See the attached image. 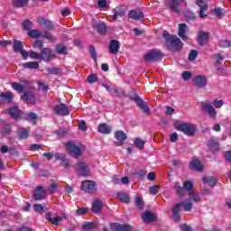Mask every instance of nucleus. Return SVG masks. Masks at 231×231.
Masks as SVG:
<instances>
[{"mask_svg":"<svg viewBox=\"0 0 231 231\" xmlns=\"http://www.w3.org/2000/svg\"><path fill=\"white\" fill-rule=\"evenodd\" d=\"M181 207H183V202H180L178 204H176L173 208H172V212H173V217L172 218L174 219V221H180L181 216L180 215V211L181 210Z\"/></svg>","mask_w":231,"mask_h":231,"instance_id":"nucleus-26","label":"nucleus"},{"mask_svg":"<svg viewBox=\"0 0 231 231\" xmlns=\"http://www.w3.org/2000/svg\"><path fill=\"white\" fill-rule=\"evenodd\" d=\"M94 228H97V224L93 222H88L83 225V230H94Z\"/></svg>","mask_w":231,"mask_h":231,"instance_id":"nucleus-52","label":"nucleus"},{"mask_svg":"<svg viewBox=\"0 0 231 231\" xmlns=\"http://www.w3.org/2000/svg\"><path fill=\"white\" fill-rule=\"evenodd\" d=\"M213 106L214 107H216V109H221V107H223V106H225V101H223L222 99H215L213 101Z\"/></svg>","mask_w":231,"mask_h":231,"instance_id":"nucleus-55","label":"nucleus"},{"mask_svg":"<svg viewBox=\"0 0 231 231\" xmlns=\"http://www.w3.org/2000/svg\"><path fill=\"white\" fill-rule=\"evenodd\" d=\"M207 145L211 152H218V151L221 150V144L219 143V141L216 140L215 137H211L208 141Z\"/></svg>","mask_w":231,"mask_h":231,"instance_id":"nucleus-17","label":"nucleus"},{"mask_svg":"<svg viewBox=\"0 0 231 231\" xmlns=\"http://www.w3.org/2000/svg\"><path fill=\"white\" fill-rule=\"evenodd\" d=\"M201 109L202 111H205V113H208L209 116V118H217V112L216 111V108L212 106V102L206 101L201 103Z\"/></svg>","mask_w":231,"mask_h":231,"instance_id":"nucleus-7","label":"nucleus"},{"mask_svg":"<svg viewBox=\"0 0 231 231\" xmlns=\"http://www.w3.org/2000/svg\"><path fill=\"white\" fill-rule=\"evenodd\" d=\"M51 186L49 187V192L50 194H55V191L57 189H59V185L55 183L54 180H51Z\"/></svg>","mask_w":231,"mask_h":231,"instance_id":"nucleus-48","label":"nucleus"},{"mask_svg":"<svg viewBox=\"0 0 231 231\" xmlns=\"http://www.w3.org/2000/svg\"><path fill=\"white\" fill-rule=\"evenodd\" d=\"M24 45L23 44V42L19 40H14L13 42V51L14 53H21L23 60H26L28 59V51H24Z\"/></svg>","mask_w":231,"mask_h":231,"instance_id":"nucleus-5","label":"nucleus"},{"mask_svg":"<svg viewBox=\"0 0 231 231\" xmlns=\"http://www.w3.org/2000/svg\"><path fill=\"white\" fill-rule=\"evenodd\" d=\"M56 52L58 55H68V51H66V46L64 45H57Z\"/></svg>","mask_w":231,"mask_h":231,"instance_id":"nucleus-46","label":"nucleus"},{"mask_svg":"<svg viewBox=\"0 0 231 231\" xmlns=\"http://www.w3.org/2000/svg\"><path fill=\"white\" fill-rule=\"evenodd\" d=\"M32 26H33V23H32V21H30V20H24L22 23L23 30H25V31L31 30Z\"/></svg>","mask_w":231,"mask_h":231,"instance_id":"nucleus-47","label":"nucleus"},{"mask_svg":"<svg viewBox=\"0 0 231 231\" xmlns=\"http://www.w3.org/2000/svg\"><path fill=\"white\" fill-rule=\"evenodd\" d=\"M66 147L70 156H73L74 158H80V156H82V150H80V147L75 145L71 141H69L66 143Z\"/></svg>","mask_w":231,"mask_h":231,"instance_id":"nucleus-6","label":"nucleus"},{"mask_svg":"<svg viewBox=\"0 0 231 231\" xmlns=\"http://www.w3.org/2000/svg\"><path fill=\"white\" fill-rule=\"evenodd\" d=\"M133 230V226L129 224H116L115 231H131Z\"/></svg>","mask_w":231,"mask_h":231,"instance_id":"nucleus-36","label":"nucleus"},{"mask_svg":"<svg viewBox=\"0 0 231 231\" xmlns=\"http://www.w3.org/2000/svg\"><path fill=\"white\" fill-rule=\"evenodd\" d=\"M55 134H57L59 138H64L66 134H68V132L65 129L60 128L59 130L55 131Z\"/></svg>","mask_w":231,"mask_h":231,"instance_id":"nucleus-60","label":"nucleus"},{"mask_svg":"<svg viewBox=\"0 0 231 231\" xmlns=\"http://www.w3.org/2000/svg\"><path fill=\"white\" fill-rule=\"evenodd\" d=\"M76 171L80 172L82 176L88 178L89 176V166L84 162H79L76 164Z\"/></svg>","mask_w":231,"mask_h":231,"instance_id":"nucleus-15","label":"nucleus"},{"mask_svg":"<svg viewBox=\"0 0 231 231\" xmlns=\"http://www.w3.org/2000/svg\"><path fill=\"white\" fill-rule=\"evenodd\" d=\"M28 57H31V59L41 60V52L39 53L31 51L30 52H28Z\"/></svg>","mask_w":231,"mask_h":231,"instance_id":"nucleus-61","label":"nucleus"},{"mask_svg":"<svg viewBox=\"0 0 231 231\" xmlns=\"http://www.w3.org/2000/svg\"><path fill=\"white\" fill-rule=\"evenodd\" d=\"M41 60H44L45 62H49V60H53V59H56V55L50 48H43L41 52Z\"/></svg>","mask_w":231,"mask_h":231,"instance_id":"nucleus-10","label":"nucleus"},{"mask_svg":"<svg viewBox=\"0 0 231 231\" xmlns=\"http://www.w3.org/2000/svg\"><path fill=\"white\" fill-rule=\"evenodd\" d=\"M19 140H26L30 138V128H19L16 131Z\"/></svg>","mask_w":231,"mask_h":231,"instance_id":"nucleus-27","label":"nucleus"},{"mask_svg":"<svg viewBox=\"0 0 231 231\" xmlns=\"http://www.w3.org/2000/svg\"><path fill=\"white\" fill-rule=\"evenodd\" d=\"M116 197L119 201H122V203L129 204L131 202V198L126 193L118 192L116 193Z\"/></svg>","mask_w":231,"mask_h":231,"instance_id":"nucleus-34","label":"nucleus"},{"mask_svg":"<svg viewBox=\"0 0 231 231\" xmlns=\"http://www.w3.org/2000/svg\"><path fill=\"white\" fill-rule=\"evenodd\" d=\"M196 5L200 8H205L206 6V9H208V4L207 3V0H197L196 1Z\"/></svg>","mask_w":231,"mask_h":231,"instance_id":"nucleus-56","label":"nucleus"},{"mask_svg":"<svg viewBox=\"0 0 231 231\" xmlns=\"http://www.w3.org/2000/svg\"><path fill=\"white\" fill-rule=\"evenodd\" d=\"M128 17L134 21H142V19L144 17V14L143 12L140 11L139 9H135L129 11Z\"/></svg>","mask_w":231,"mask_h":231,"instance_id":"nucleus-20","label":"nucleus"},{"mask_svg":"<svg viewBox=\"0 0 231 231\" xmlns=\"http://www.w3.org/2000/svg\"><path fill=\"white\" fill-rule=\"evenodd\" d=\"M199 46H205L208 42V32H199L198 36Z\"/></svg>","mask_w":231,"mask_h":231,"instance_id":"nucleus-28","label":"nucleus"},{"mask_svg":"<svg viewBox=\"0 0 231 231\" xmlns=\"http://www.w3.org/2000/svg\"><path fill=\"white\" fill-rule=\"evenodd\" d=\"M33 199L36 201H41V199H44L46 197V190H44V188L38 187L33 192Z\"/></svg>","mask_w":231,"mask_h":231,"instance_id":"nucleus-24","label":"nucleus"},{"mask_svg":"<svg viewBox=\"0 0 231 231\" xmlns=\"http://www.w3.org/2000/svg\"><path fill=\"white\" fill-rule=\"evenodd\" d=\"M112 19L113 21H116L125 15V8L124 6H117L113 10Z\"/></svg>","mask_w":231,"mask_h":231,"instance_id":"nucleus-21","label":"nucleus"},{"mask_svg":"<svg viewBox=\"0 0 231 231\" xmlns=\"http://www.w3.org/2000/svg\"><path fill=\"white\" fill-rule=\"evenodd\" d=\"M202 183H208L209 187H216L217 180L214 177H204L202 179Z\"/></svg>","mask_w":231,"mask_h":231,"instance_id":"nucleus-39","label":"nucleus"},{"mask_svg":"<svg viewBox=\"0 0 231 231\" xmlns=\"http://www.w3.org/2000/svg\"><path fill=\"white\" fill-rule=\"evenodd\" d=\"M162 37L166 42L168 50H171V51H181V50H183V42L178 36L171 35L169 32L163 31Z\"/></svg>","mask_w":231,"mask_h":231,"instance_id":"nucleus-1","label":"nucleus"},{"mask_svg":"<svg viewBox=\"0 0 231 231\" xmlns=\"http://www.w3.org/2000/svg\"><path fill=\"white\" fill-rule=\"evenodd\" d=\"M28 35L32 39H39V37L42 36V32L39 29H33L28 32Z\"/></svg>","mask_w":231,"mask_h":231,"instance_id":"nucleus-41","label":"nucleus"},{"mask_svg":"<svg viewBox=\"0 0 231 231\" xmlns=\"http://www.w3.org/2000/svg\"><path fill=\"white\" fill-rule=\"evenodd\" d=\"M42 37L43 39H48L49 42H55V41H57L55 36L51 35V32H42Z\"/></svg>","mask_w":231,"mask_h":231,"instance_id":"nucleus-45","label":"nucleus"},{"mask_svg":"<svg viewBox=\"0 0 231 231\" xmlns=\"http://www.w3.org/2000/svg\"><path fill=\"white\" fill-rule=\"evenodd\" d=\"M53 112L55 113V115H59L61 116H69V110L68 109V106H66V104L61 103L60 105H56L53 107Z\"/></svg>","mask_w":231,"mask_h":231,"instance_id":"nucleus-13","label":"nucleus"},{"mask_svg":"<svg viewBox=\"0 0 231 231\" xmlns=\"http://www.w3.org/2000/svg\"><path fill=\"white\" fill-rule=\"evenodd\" d=\"M38 24L42 28H46V30H50L51 32H53V30H55V24H53V22L44 17L38 18Z\"/></svg>","mask_w":231,"mask_h":231,"instance_id":"nucleus-14","label":"nucleus"},{"mask_svg":"<svg viewBox=\"0 0 231 231\" xmlns=\"http://www.w3.org/2000/svg\"><path fill=\"white\" fill-rule=\"evenodd\" d=\"M89 51L91 53V57L95 62H97V51L95 50V46L90 45L89 46Z\"/></svg>","mask_w":231,"mask_h":231,"instance_id":"nucleus-63","label":"nucleus"},{"mask_svg":"<svg viewBox=\"0 0 231 231\" xmlns=\"http://www.w3.org/2000/svg\"><path fill=\"white\" fill-rule=\"evenodd\" d=\"M44 205L42 204H34L33 208L37 214H42L44 212Z\"/></svg>","mask_w":231,"mask_h":231,"instance_id":"nucleus-51","label":"nucleus"},{"mask_svg":"<svg viewBox=\"0 0 231 231\" xmlns=\"http://www.w3.org/2000/svg\"><path fill=\"white\" fill-rule=\"evenodd\" d=\"M160 59H163V54L158 49H152L143 56L145 62H158Z\"/></svg>","mask_w":231,"mask_h":231,"instance_id":"nucleus-3","label":"nucleus"},{"mask_svg":"<svg viewBox=\"0 0 231 231\" xmlns=\"http://www.w3.org/2000/svg\"><path fill=\"white\" fill-rule=\"evenodd\" d=\"M134 145L142 151L145 148V141L136 137L134 141Z\"/></svg>","mask_w":231,"mask_h":231,"instance_id":"nucleus-40","label":"nucleus"},{"mask_svg":"<svg viewBox=\"0 0 231 231\" xmlns=\"http://www.w3.org/2000/svg\"><path fill=\"white\" fill-rule=\"evenodd\" d=\"M184 16L187 21H194V19H196V14L190 11L185 12Z\"/></svg>","mask_w":231,"mask_h":231,"instance_id":"nucleus-53","label":"nucleus"},{"mask_svg":"<svg viewBox=\"0 0 231 231\" xmlns=\"http://www.w3.org/2000/svg\"><path fill=\"white\" fill-rule=\"evenodd\" d=\"M108 50L109 52L112 53V55H116V53L120 51V42H118L117 40H111Z\"/></svg>","mask_w":231,"mask_h":231,"instance_id":"nucleus-22","label":"nucleus"},{"mask_svg":"<svg viewBox=\"0 0 231 231\" xmlns=\"http://www.w3.org/2000/svg\"><path fill=\"white\" fill-rule=\"evenodd\" d=\"M177 131H180L186 136H196L198 134V126L192 123H181L177 125Z\"/></svg>","mask_w":231,"mask_h":231,"instance_id":"nucleus-2","label":"nucleus"},{"mask_svg":"<svg viewBox=\"0 0 231 231\" xmlns=\"http://www.w3.org/2000/svg\"><path fill=\"white\" fill-rule=\"evenodd\" d=\"M28 3L30 0H13L12 5L14 8H24V6H28Z\"/></svg>","mask_w":231,"mask_h":231,"instance_id":"nucleus-31","label":"nucleus"},{"mask_svg":"<svg viewBox=\"0 0 231 231\" xmlns=\"http://www.w3.org/2000/svg\"><path fill=\"white\" fill-rule=\"evenodd\" d=\"M188 194L190 201H194L195 203H199V201H201V197H199V194H196L195 191H189Z\"/></svg>","mask_w":231,"mask_h":231,"instance_id":"nucleus-44","label":"nucleus"},{"mask_svg":"<svg viewBox=\"0 0 231 231\" xmlns=\"http://www.w3.org/2000/svg\"><path fill=\"white\" fill-rule=\"evenodd\" d=\"M183 3V0H168L169 7L176 14H180V10H178V6Z\"/></svg>","mask_w":231,"mask_h":231,"instance_id":"nucleus-29","label":"nucleus"},{"mask_svg":"<svg viewBox=\"0 0 231 231\" xmlns=\"http://www.w3.org/2000/svg\"><path fill=\"white\" fill-rule=\"evenodd\" d=\"M89 212V208H79L76 211V216H85Z\"/></svg>","mask_w":231,"mask_h":231,"instance_id":"nucleus-54","label":"nucleus"},{"mask_svg":"<svg viewBox=\"0 0 231 231\" xmlns=\"http://www.w3.org/2000/svg\"><path fill=\"white\" fill-rule=\"evenodd\" d=\"M189 169H191V171H196L197 172H203L205 166H203V163L199 159L193 158L189 162Z\"/></svg>","mask_w":231,"mask_h":231,"instance_id":"nucleus-18","label":"nucleus"},{"mask_svg":"<svg viewBox=\"0 0 231 231\" xmlns=\"http://www.w3.org/2000/svg\"><path fill=\"white\" fill-rule=\"evenodd\" d=\"M187 32H189V25H187V23H180L178 35L180 37V39H182V41H187L189 39V37H187L185 34Z\"/></svg>","mask_w":231,"mask_h":231,"instance_id":"nucleus-25","label":"nucleus"},{"mask_svg":"<svg viewBox=\"0 0 231 231\" xmlns=\"http://www.w3.org/2000/svg\"><path fill=\"white\" fill-rule=\"evenodd\" d=\"M145 203L143 202V199L141 197H136L135 198V207L142 210L143 208Z\"/></svg>","mask_w":231,"mask_h":231,"instance_id":"nucleus-49","label":"nucleus"},{"mask_svg":"<svg viewBox=\"0 0 231 231\" xmlns=\"http://www.w3.org/2000/svg\"><path fill=\"white\" fill-rule=\"evenodd\" d=\"M7 113L11 116V118H14V120L21 119V109H19V106H12L11 108H8Z\"/></svg>","mask_w":231,"mask_h":231,"instance_id":"nucleus-23","label":"nucleus"},{"mask_svg":"<svg viewBox=\"0 0 231 231\" xmlns=\"http://www.w3.org/2000/svg\"><path fill=\"white\" fill-rule=\"evenodd\" d=\"M183 189L189 192L194 191V182L192 180H185L183 183Z\"/></svg>","mask_w":231,"mask_h":231,"instance_id":"nucleus-42","label":"nucleus"},{"mask_svg":"<svg viewBox=\"0 0 231 231\" xmlns=\"http://www.w3.org/2000/svg\"><path fill=\"white\" fill-rule=\"evenodd\" d=\"M216 59V64L219 65V64H223V61L225 60V56H223V54L221 53H217L215 56Z\"/></svg>","mask_w":231,"mask_h":231,"instance_id":"nucleus-59","label":"nucleus"},{"mask_svg":"<svg viewBox=\"0 0 231 231\" xmlns=\"http://www.w3.org/2000/svg\"><path fill=\"white\" fill-rule=\"evenodd\" d=\"M143 221L144 223H152V221H156V216L151 211H146L143 214Z\"/></svg>","mask_w":231,"mask_h":231,"instance_id":"nucleus-30","label":"nucleus"},{"mask_svg":"<svg viewBox=\"0 0 231 231\" xmlns=\"http://www.w3.org/2000/svg\"><path fill=\"white\" fill-rule=\"evenodd\" d=\"M45 219L48 223H51V225L59 226V224L62 221V217L55 216V213L49 211L45 213Z\"/></svg>","mask_w":231,"mask_h":231,"instance_id":"nucleus-11","label":"nucleus"},{"mask_svg":"<svg viewBox=\"0 0 231 231\" xmlns=\"http://www.w3.org/2000/svg\"><path fill=\"white\" fill-rule=\"evenodd\" d=\"M27 117L30 122H32L33 125H37V114L31 112L27 114Z\"/></svg>","mask_w":231,"mask_h":231,"instance_id":"nucleus-50","label":"nucleus"},{"mask_svg":"<svg viewBox=\"0 0 231 231\" xmlns=\"http://www.w3.org/2000/svg\"><path fill=\"white\" fill-rule=\"evenodd\" d=\"M174 189L176 190L177 196H179L180 198H183V196H185V188H183V186L181 187V184H180V182L174 183Z\"/></svg>","mask_w":231,"mask_h":231,"instance_id":"nucleus-37","label":"nucleus"},{"mask_svg":"<svg viewBox=\"0 0 231 231\" xmlns=\"http://www.w3.org/2000/svg\"><path fill=\"white\" fill-rule=\"evenodd\" d=\"M198 58V51L191 50V51L189 54V60H196Z\"/></svg>","mask_w":231,"mask_h":231,"instance_id":"nucleus-62","label":"nucleus"},{"mask_svg":"<svg viewBox=\"0 0 231 231\" xmlns=\"http://www.w3.org/2000/svg\"><path fill=\"white\" fill-rule=\"evenodd\" d=\"M220 48H231V42L228 40H222L219 42Z\"/></svg>","mask_w":231,"mask_h":231,"instance_id":"nucleus-57","label":"nucleus"},{"mask_svg":"<svg viewBox=\"0 0 231 231\" xmlns=\"http://www.w3.org/2000/svg\"><path fill=\"white\" fill-rule=\"evenodd\" d=\"M100 210H102V202L97 199L92 204L91 212H93V214H98Z\"/></svg>","mask_w":231,"mask_h":231,"instance_id":"nucleus-35","label":"nucleus"},{"mask_svg":"<svg viewBox=\"0 0 231 231\" xmlns=\"http://www.w3.org/2000/svg\"><path fill=\"white\" fill-rule=\"evenodd\" d=\"M12 88L17 93H23L24 92V85H22L21 83L14 82V83H12Z\"/></svg>","mask_w":231,"mask_h":231,"instance_id":"nucleus-43","label":"nucleus"},{"mask_svg":"<svg viewBox=\"0 0 231 231\" xmlns=\"http://www.w3.org/2000/svg\"><path fill=\"white\" fill-rule=\"evenodd\" d=\"M116 142H114L116 147H122L124 142L127 140V134L122 130L116 131L114 134Z\"/></svg>","mask_w":231,"mask_h":231,"instance_id":"nucleus-12","label":"nucleus"},{"mask_svg":"<svg viewBox=\"0 0 231 231\" xmlns=\"http://www.w3.org/2000/svg\"><path fill=\"white\" fill-rule=\"evenodd\" d=\"M130 98L131 100H134L135 104H137L139 109H141V111H143L145 115H151V108L145 102H143L142 97L137 96V94H134Z\"/></svg>","mask_w":231,"mask_h":231,"instance_id":"nucleus-4","label":"nucleus"},{"mask_svg":"<svg viewBox=\"0 0 231 231\" xmlns=\"http://www.w3.org/2000/svg\"><path fill=\"white\" fill-rule=\"evenodd\" d=\"M98 133H101L102 134H109L111 133V128L107 124L102 123L97 126Z\"/></svg>","mask_w":231,"mask_h":231,"instance_id":"nucleus-32","label":"nucleus"},{"mask_svg":"<svg viewBox=\"0 0 231 231\" xmlns=\"http://www.w3.org/2000/svg\"><path fill=\"white\" fill-rule=\"evenodd\" d=\"M160 189V186H152L149 189V192L150 194H152L153 196H156V194H158V189Z\"/></svg>","mask_w":231,"mask_h":231,"instance_id":"nucleus-64","label":"nucleus"},{"mask_svg":"<svg viewBox=\"0 0 231 231\" xmlns=\"http://www.w3.org/2000/svg\"><path fill=\"white\" fill-rule=\"evenodd\" d=\"M21 100L25 102V104H35L37 102V98L35 97V94L32 91H24L21 96Z\"/></svg>","mask_w":231,"mask_h":231,"instance_id":"nucleus-16","label":"nucleus"},{"mask_svg":"<svg viewBox=\"0 0 231 231\" xmlns=\"http://www.w3.org/2000/svg\"><path fill=\"white\" fill-rule=\"evenodd\" d=\"M13 99H14V94L12 92L0 94V100H3V102H6L7 104H10V102H12Z\"/></svg>","mask_w":231,"mask_h":231,"instance_id":"nucleus-33","label":"nucleus"},{"mask_svg":"<svg viewBox=\"0 0 231 231\" xmlns=\"http://www.w3.org/2000/svg\"><path fill=\"white\" fill-rule=\"evenodd\" d=\"M23 66L24 69H39L38 61H27Z\"/></svg>","mask_w":231,"mask_h":231,"instance_id":"nucleus-38","label":"nucleus"},{"mask_svg":"<svg viewBox=\"0 0 231 231\" xmlns=\"http://www.w3.org/2000/svg\"><path fill=\"white\" fill-rule=\"evenodd\" d=\"M42 46H44V42L42 40H36L32 44V48L37 50H42Z\"/></svg>","mask_w":231,"mask_h":231,"instance_id":"nucleus-58","label":"nucleus"},{"mask_svg":"<svg viewBox=\"0 0 231 231\" xmlns=\"http://www.w3.org/2000/svg\"><path fill=\"white\" fill-rule=\"evenodd\" d=\"M81 190H84L88 194L97 192V182L95 180H84L81 184Z\"/></svg>","mask_w":231,"mask_h":231,"instance_id":"nucleus-9","label":"nucleus"},{"mask_svg":"<svg viewBox=\"0 0 231 231\" xmlns=\"http://www.w3.org/2000/svg\"><path fill=\"white\" fill-rule=\"evenodd\" d=\"M94 30H97L99 35H105L106 32H107V25L104 22H96L92 24Z\"/></svg>","mask_w":231,"mask_h":231,"instance_id":"nucleus-19","label":"nucleus"},{"mask_svg":"<svg viewBox=\"0 0 231 231\" xmlns=\"http://www.w3.org/2000/svg\"><path fill=\"white\" fill-rule=\"evenodd\" d=\"M193 84L195 88H199V89H205L207 85L208 84V79L207 76L197 75L193 78Z\"/></svg>","mask_w":231,"mask_h":231,"instance_id":"nucleus-8","label":"nucleus"}]
</instances>
